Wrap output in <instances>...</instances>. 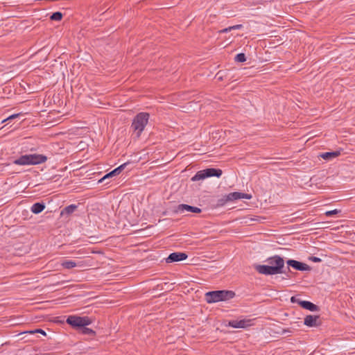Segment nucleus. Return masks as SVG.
Listing matches in <instances>:
<instances>
[{
  "instance_id": "nucleus-1",
  "label": "nucleus",
  "mask_w": 355,
  "mask_h": 355,
  "mask_svg": "<svg viewBox=\"0 0 355 355\" xmlns=\"http://www.w3.org/2000/svg\"><path fill=\"white\" fill-rule=\"evenodd\" d=\"M268 265H255V270L260 274L272 275L284 272V260L278 255H275L267 259Z\"/></svg>"
},
{
  "instance_id": "nucleus-2",
  "label": "nucleus",
  "mask_w": 355,
  "mask_h": 355,
  "mask_svg": "<svg viewBox=\"0 0 355 355\" xmlns=\"http://www.w3.org/2000/svg\"><path fill=\"white\" fill-rule=\"evenodd\" d=\"M235 293L231 291H215L205 293V300L207 303H216L226 301L233 298Z\"/></svg>"
},
{
  "instance_id": "nucleus-3",
  "label": "nucleus",
  "mask_w": 355,
  "mask_h": 355,
  "mask_svg": "<svg viewBox=\"0 0 355 355\" xmlns=\"http://www.w3.org/2000/svg\"><path fill=\"white\" fill-rule=\"evenodd\" d=\"M47 157L45 155L40 154H30L21 156L19 158L13 161L17 165H36L44 163Z\"/></svg>"
},
{
  "instance_id": "nucleus-4",
  "label": "nucleus",
  "mask_w": 355,
  "mask_h": 355,
  "mask_svg": "<svg viewBox=\"0 0 355 355\" xmlns=\"http://www.w3.org/2000/svg\"><path fill=\"white\" fill-rule=\"evenodd\" d=\"M149 119V114L146 112L138 114L132 123V128L136 132L137 137H139L144 130Z\"/></svg>"
},
{
  "instance_id": "nucleus-5",
  "label": "nucleus",
  "mask_w": 355,
  "mask_h": 355,
  "mask_svg": "<svg viewBox=\"0 0 355 355\" xmlns=\"http://www.w3.org/2000/svg\"><path fill=\"white\" fill-rule=\"evenodd\" d=\"M223 172L220 169L209 168L205 170L200 171L191 178L192 181H198L204 180L206 178L216 176L219 178L221 176Z\"/></svg>"
},
{
  "instance_id": "nucleus-6",
  "label": "nucleus",
  "mask_w": 355,
  "mask_h": 355,
  "mask_svg": "<svg viewBox=\"0 0 355 355\" xmlns=\"http://www.w3.org/2000/svg\"><path fill=\"white\" fill-rule=\"evenodd\" d=\"M67 322L74 328H82L91 324V320L87 317L70 315L67 318Z\"/></svg>"
},
{
  "instance_id": "nucleus-7",
  "label": "nucleus",
  "mask_w": 355,
  "mask_h": 355,
  "mask_svg": "<svg viewBox=\"0 0 355 355\" xmlns=\"http://www.w3.org/2000/svg\"><path fill=\"white\" fill-rule=\"evenodd\" d=\"M252 198V195L248 193H244L241 192H232L230 193L227 196L219 200V205H223L228 201H234L239 199H248L250 200Z\"/></svg>"
},
{
  "instance_id": "nucleus-8",
  "label": "nucleus",
  "mask_w": 355,
  "mask_h": 355,
  "mask_svg": "<svg viewBox=\"0 0 355 355\" xmlns=\"http://www.w3.org/2000/svg\"><path fill=\"white\" fill-rule=\"evenodd\" d=\"M286 263L288 266H291L300 271H309L311 269L309 265L296 260L289 259L286 261Z\"/></svg>"
},
{
  "instance_id": "nucleus-9",
  "label": "nucleus",
  "mask_w": 355,
  "mask_h": 355,
  "mask_svg": "<svg viewBox=\"0 0 355 355\" xmlns=\"http://www.w3.org/2000/svg\"><path fill=\"white\" fill-rule=\"evenodd\" d=\"M184 211H190L193 213L199 214L202 211V210L198 207L190 206L185 204H180L176 207V213H183Z\"/></svg>"
},
{
  "instance_id": "nucleus-10",
  "label": "nucleus",
  "mask_w": 355,
  "mask_h": 355,
  "mask_svg": "<svg viewBox=\"0 0 355 355\" xmlns=\"http://www.w3.org/2000/svg\"><path fill=\"white\" fill-rule=\"evenodd\" d=\"M187 258V254L184 252H173L166 258L167 263H172L184 260Z\"/></svg>"
},
{
  "instance_id": "nucleus-11",
  "label": "nucleus",
  "mask_w": 355,
  "mask_h": 355,
  "mask_svg": "<svg viewBox=\"0 0 355 355\" xmlns=\"http://www.w3.org/2000/svg\"><path fill=\"white\" fill-rule=\"evenodd\" d=\"M304 324L308 327H318L320 325L318 315H306L304 318Z\"/></svg>"
},
{
  "instance_id": "nucleus-12",
  "label": "nucleus",
  "mask_w": 355,
  "mask_h": 355,
  "mask_svg": "<svg viewBox=\"0 0 355 355\" xmlns=\"http://www.w3.org/2000/svg\"><path fill=\"white\" fill-rule=\"evenodd\" d=\"M125 166H126V163L121 164L119 167L116 168L114 170H113L111 172H110L109 173L106 174L102 179L100 180L99 182H102L108 178H111V177L119 175L124 169Z\"/></svg>"
},
{
  "instance_id": "nucleus-13",
  "label": "nucleus",
  "mask_w": 355,
  "mask_h": 355,
  "mask_svg": "<svg viewBox=\"0 0 355 355\" xmlns=\"http://www.w3.org/2000/svg\"><path fill=\"white\" fill-rule=\"evenodd\" d=\"M300 305L302 308L309 310L311 311H318L319 309L318 306L309 301H303L302 302H300Z\"/></svg>"
},
{
  "instance_id": "nucleus-14",
  "label": "nucleus",
  "mask_w": 355,
  "mask_h": 355,
  "mask_svg": "<svg viewBox=\"0 0 355 355\" xmlns=\"http://www.w3.org/2000/svg\"><path fill=\"white\" fill-rule=\"evenodd\" d=\"M230 326L234 328H245L248 325V321L242 320H232L229 322Z\"/></svg>"
},
{
  "instance_id": "nucleus-15",
  "label": "nucleus",
  "mask_w": 355,
  "mask_h": 355,
  "mask_svg": "<svg viewBox=\"0 0 355 355\" xmlns=\"http://www.w3.org/2000/svg\"><path fill=\"white\" fill-rule=\"evenodd\" d=\"M340 155V150H336L333 152H327L322 153L320 155V157L323 158L324 159H331L333 158L337 157Z\"/></svg>"
},
{
  "instance_id": "nucleus-16",
  "label": "nucleus",
  "mask_w": 355,
  "mask_h": 355,
  "mask_svg": "<svg viewBox=\"0 0 355 355\" xmlns=\"http://www.w3.org/2000/svg\"><path fill=\"white\" fill-rule=\"evenodd\" d=\"M45 208L44 203L36 202L31 207V211L35 214L41 213Z\"/></svg>"
},
{
  "instance_id": "nucleus-17",
  "label": "nucleus",
  "mask_w": 355,
  "mask_h": 355,
  "mask_svg": "<svg viewBox=\"0 0 355 355\" xmlns=\"http://www.w3.org/2000/svg\"><path fill=\"white\" fill-rule=\"evenodd\" d=\"M77 209V206L75 205H70L67 207H66L64 209H63L61 211L60 215L61 216H69L73 212H74Z\"/></svg>"
},
{
  "instance_id": "nucleus-18",
  "label": "nucleus",
  "mask_w": 355,
  "mask_h": 355,
  "mask_svg": "<svg viewBox=\"0 0 355 355\" xmlns=\"http://www.w3.org/2000/svg\"><path fill=\"white\" fill-rule=\"evenodd\" d=\"M61 266L66 269H71L78 266V264L71 260H65L61 263Z\"/></svg>"
},
{
  "instance_id": "nucleus-19",
  "label": "nucleus",
  "mask_w": 355,
  "mask_h": 355,
  "mask_svg": "<svg viewBox=\"0 0 355 355\" xmlns=\"http://www.w3.org/2000/svg\"><path fill=\"white\" fill-rule=\"evenodd\" d=\"M62 18V14L60 12H55L53 13L50 17L51 20L60 21Z\"/></svg>"
},
{
  "instance_id": "nucleus-20",
  "label": "nucleus",
  "mask_w": 355,
  "mask_h": 355,
  "mask_svg": "<svg viewBox=\"0 0 355 355\" xmlns=\"http://www.w3.org/2000/svg\"><path fill=\"white\" fill-rule=\"evenodd\" d=\"M246 60L245 55L244 53H239L235 57V60L236 62H243Z\"/></svg>"
},
{
  "instance_id": "nucleus-21",
  "label": "nucleus",
  "mask_w": 355,
  "mask_h": 355,
  "mask_svg": "<svg viewBox=\"0 0 355 355\" xmlns=\"http://www.w3.org/2000/svg\"><path fill=\"white\" fill-rule=\"evenodd\" d=\"M81 331L83 334H88V335H94V331L92 329L86 327V326L84 327H82Z\"/></svg>"
},
{
  "instance_id": "nucleus-22",
  "label": "nucleus",
  "mask_w": 355,
  "mask_h": 355,
  "mask_svg": "<svg viewBox=\"0 0 355 355\" xmlns=\"http://www.w3.org/2000/svg\"><path fill=\"white\" fill-rule=\"evenodd\" d=\"M340 211L338 210V209H334V210H331V211H327L325 212V215L327 216H332V215L337 214Z\"/></svg>"
},
{
  "instance_id": "nucleus-23",
  "label": "nucleus",
  "mask_w": 355,
  "mask_h": 355,
  "mask_svg": "<svg viewBox=\"0 0 355 355\" xmlns=\"http://www.w3.org/2000/svg\"><path fill=\"white\" fill-rule=\"evenodd\" d=\"M28 333H30V334L39 333V334H42L44 336H46V332L44 330L41 329H35V330H33V331H28Z\"/></svg>"
},
{
  "instance_id": "nucleus-24",
  "label": "nucleus",
  "mask_w": 355,
  "mask_h": 355,
  "mask_svg": "<svg viewBox=\"0 0 355 355\" xmlns=\"http://www.w3.org/2000/svg\"><path fill=\"white\" fill-rule=\"evenodd\" d=\"M309 259L310 261L315 262V263H318V262H321L322 261L320 258L316 257H309Z\"/></svg>"
},
{
  "instance_id": "nucleus-25",
  "label": "nucleus",
  "mask_w": 355,
  "mask_h": 355,
  "mask_svg": "<svg viewBox=\"0 0 355 355\" xmlns=\"http://www.w3.org/2000/svg\"><path fill=\"white\" fill-rule=\"evenodd\" d=\"M291 302L292 303H297L300 304V302H302V301L300 300L296 296H293L291 298Z\"/></svg>"
},
{
  "instance_id": "nucleus-26",
  "label": "nucleus",
  "mask_w": 355,
  "mask_h": 355,
  "mask_svg": "<svg viewBox=\"0 0 355 355\" xmlns=\"http://www.w3.org/2000/svg\"><path fill=\"white\" fill-rule=\"evenodd\" d=\"M18 116H19V114H12V115H11V116H8L7 119H6L3 120V121H2V122H5V121H8V120H10V119H15V118H16V117H17Z\"/></svg>"
},
{
  "instance_id": "nucleus-27",
  "label": "nucleus",
  "mask_w": 355,
  "mask_h": 355,
  "mask_svg": "<svg viewBox=\"0 0 355 355\" xmlns=\"http://www.w3.org/2000/svg\"><path fill=\"white\" fill-rule=\"evenodd\" d=\"M232 30V26H230L228 28H224V29L220 31V33H227Z\"/></svg>"
},
{
  "instance_id": "nucleus-28",
  "label": "nucleus",
  "mask_w": 355,
  "mask_h": 355,
  "mask_svg": "<svg viewBox=\"0 0 355 355\" xmlns=\"http://www.w3.org/2000/svg\"><path fill=\"white\" fill-rule=\"evenodd\" d=\"M241 26H242L241 24H237V25L232 26V30H236V29L241 28Z\"/></svg>"
}]
</instances>
